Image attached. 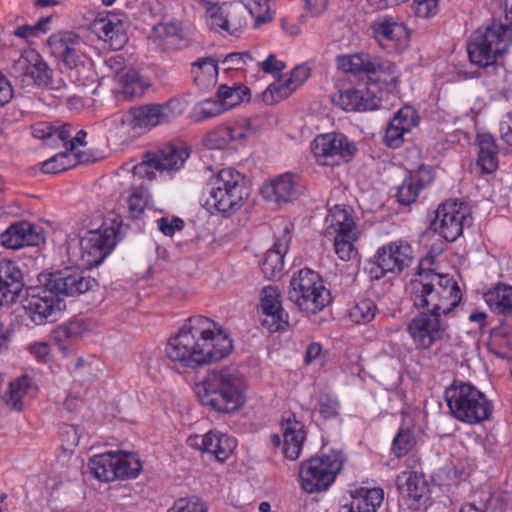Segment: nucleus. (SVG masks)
<instances>
[{"label":"nucleus","mask_w":512,"mask_h":512,"mask_svg":"<svg viewBox=\"0 0 512 512\" xmlns=\"http://www.w3.org/2000/svg\"><path fill=\"white\" fill-rule=\"evenodd\" d=\"M233 350L230 336L215 321L205 316L187 319L165 348L168 359L182 368L196 370L218 362Z\"/></svg>","instance_id":"f257e3e1"},{"label":"nucleus","mask_w":512,"mask_h":512,"mask_svg":"<svg viewBox=\"0 0 512 512\" xmlns=\"http://www.w3.org/2000/svg\"><path fill=\"white\" fill-rule=\"evenodd\" d=\"M38 285L26 289L24 309L36 324L55 321L65 308L61 296L77 297L94 290L98 281L75 267H65L38 275Z\"/></svg>","instance_id":"f03ea898"},{"label":"nucleus","mask_w":512,"mask_h":512,"mask_svg":"<svg viewBox=\"0 0 512 512\" xmlns=\"http://www.w3.org/2000/svg\"><path fill=\"white\" fill-rule=\"evenodd\" d=\"M409 297L414 308L446 317L459 305L462 294L453 277L427 270L410 281Z\"/></svg>","instance_id":"7ed1b4c3"},{"label":"nucleus","mask_w":512,"mask_h":512,"mask_svg":"<svg viewBox=\"0 0 512 512\" xmlns=\"http://www.w3.org/2000/svg\"><path fill=\"white\" fill-rule=\"evenodd\" d=\"M247 387L241 371L234 366H226L209 372L197 386V393L205 407L229 414L245 404Z\"/></svg>","instance_id":"20e7f679"},{"label":"nucleus","mask_w":512,"mask_h":512,"mask_svg":"<svg viewBox=\"0 0 512 512\" xmlns=\"http://www.w3.org/2000/svg\"><path fill=\"white\" fill-rule=\"evenodd\" d=\"M31 134L39 139L42 145L60 149L48 160H57L58 157L67 158L73 156L76 160H102L104 156L99 155L93 149L88 148L86 141L87 132L78 130L73 135L71 124H52L50 122H37L31 125Z\"/></svg>","instance_id":"39448f33"},{"label":"nucleus","mask_w":512,"mask_h":512,"mask_svg":"<svg viewBox=\"0 0 512 512\" xmlns=\"http://www.w3.org/2000/svg\"><path fill=\"white\" fill-rule=\"evenodd\" d=\"M51 55L68 71L71 78L79 85L93 81L92 59L82 50L85 46L82 38L71 31L52 34L47 40Z\"/></svg>","instance_id":"423d86ee"},{"label":"nucleus","mask_w":512,"mask_h":512,"mask_svg":"<svg viewBox=\"0 0 512 512\" xmlns=\"http://www.w3.org/2000/svg\"><path fill=\"white\" fill-rule=\"evenodd\" d=\"M444 397L451 415L463 423L479 424L489 419L493 411L491 401L469 382L453 381Z\"/></svg>","instance_id":"0eeeda50"},{"label":"nucleus","mask_w":512,"mask_h":512,"mask_svg":"<svg viewBox=\"0 0 512 512\" xmlns=\"http://www.w3.org/2000/svg\"><path fill=\"white\" fill-rule=\"evenodd\" d=\"M250 195L244 174L232 167L217 172L212 180L209 203L223 217L228 218L244 205Z\"/></svg>","instance_id":"6e6552de"},{"label":"nucleus","mask_w":512,"mask_h":512,"mask_svg":"<svg viewBox=\"0 0 512 512\" xmlns=\"http://www.w3.org/2000/svg\"><path fill=\"white\" fill-rule=\"evenodd\" d=\"M117 230L113 225L103 223L80 237L75 246L69 244L67 252L79 268L87 275V269L98 266L111 253L116 245Z\"/></svg>","instance_id":"1a4fd4ad"},{"label":"nucleus","mask_w":512,"mask_h":512,"mask_svg":"<svg viewBox=\"0 0 512 512\" xmlns=\"http://www.w3.org/2000/svg\"><path fill=\"white\" fill-rule=\"evenodd\" d=\"M338 68L359 77H367L370 81L382 85L389 92L396 90L399 75L396 65L380 56L369 53L341 55L337 58Z\"/></svg>","instance_id":"9d476101"},{"label":"nucleus","mask_w":512,"mask_h":512,"mask_svg":"<svg viewBox=\"0 0 512 512\" xmlns=\"http://www.w3.org/2000/svg\"><path fill=\"white\" fill-rule=\"evenodd\" d=\"M288 298L301 311L314 315L330 303V292L325 288L319 273L303 268L293 274Z\"/></svg>","instance_id":"9b49d317"},{"label":"nucleus","mask_w":512,"mask_h":512,"mask_svg":"<svg viewBox=\"0 0 512 512\" xmlns=\"http://www.w3.org/2000/svg\"><path fill=\"white\" fill-rule=\"evenodd\" d=\"M512 43V31L500 23L477 29L467 43L472 64L482 67L502 56Z\"/></svg>","instance_id":"f8f14e48"},{"label":"nucleus","mask_w":512,"mask_h":512,"mask_svg":"<svg viewBox=\"0 0 512 512\" xmlns=\"http://www.w3.org/2000/svg\"><path fill=\"white\" fill-rule=\"evenodd\" d=\"M343 462L342 453L336 451L303 462L300 468L301 487L307 493L327 490L341 471Z\"/></svg>","instance_id":"ddd939ff"},{"label":"nucleus","mask_w":512,"mask_h":512,"mask_svg":"<svg viewBox=\"0 0 512 512\" xmlns=\"http://www.w3.org/2000/svg\"><path fill=\"white\" fill-rule=\"evenodd\" d=\"M413 260V249L404 240H397L381 246L365 266L371 279H381L387 273H401Z\"/></svg>","instance_id":"4468645a"},{"label":"nucleus","mask_w":512,"mask_h":512,"mask_svg":"<svg viewBox=\"0 0 512 512\" xmlns=\"http://www.w3.org/2000/svg\"><path fill=\"white\" fill-rule=\"evenodd\" d=\"M326 223V234L334 235L335 253L343 261L350 260L356 254L353 242L357 239L352 216L345 208L336 205L330 210Z\"/></svg>","instance_id":"2eb2a0df"},{"label":"nucleus","mask_w":512,"mask_h":512,"mask_svg":"<svg viewBox=\"0 0 512 512\" xmlns=\"http://www.w3.org/2000/svg\"><path fill=\"white\" fill-rule=\"evenodd\" d=\"M178 99L172 98L162 104H146L131 108L126 121L132 129L151 130L152 128L170 122L181 114Z\"/></svg>","instance_id":"dca6fc26"},{"label":"nucleus","mask_w":512,"mask_h":512,"mask_svg":"<svg viewBox=\"0 0 512 512\" xmlns=\"http://www.w3.org/2000/svg\"><path fill=\"white\" fill-rule=\"evenodd\" d=\"M443 315L420 311L407 326V331L416 348L427 350L447 335L448 323Z\"/></svg>","instance_id":"f3484780"},{"label":"nucleus","mask_w":512,"mask_h":512,"mask_svg":"<svg viewBox=\"0 0 512 512\" xmlns=\"http://www.w3.org/2000/svg\"><path fill=\"white\" fill-rule=\"evenodd\" d=\"M11 74L24 85L48 86L52 82L53 70L34 49H27L14 61Z\"/></svg>","instance_id":"a211bd4d"},{"label":"nucleus","mask_w":512,"mask_h":512,"mask_svg":"<svg viewBox=\"0 0 512 512\" xmlns=\"http://www.w3.org/2000/svg\"><path fill=\"white\" fill-rule=\"evenodd\" d=\"M467 217V208L464 203L448 200L439 205L435 211L431 227L447 242H454L462 235Z\"/></svg>","instance_id":"6ab92c4d"},{"label":"nucleus","mask_w":512,"mask_h":512,"mask_svg":"<svg viewBox=\"0 0 512 512\" xmlns=\"http://www.w3.org/2000/svg\"><path fill=\"white\" fill-rule=\"evenodd\" d=\"M316 158H335L351 160L357 156V143L341 132H328L317 135L310 145Z\"/></svg>","instance_id":"aec40b11"},{"label":"nucleus","mask_w":512,"mask_h":512,"mask_svg":"<svg viewBox=\"0 0 512 512\" xmlns=\"http://www.w3.org/2000/svg\"><path fill=\"white\" fill-rule=\"evenodd\" d=\"M370 28L379 46L387 52H397L408 45L407 27L391 17L378 18Z\"/></svg>","instance_id":"412c9836"},{"label":"nucleus","mask_w":512,"mask_h":512,"mask_svg":"<svg viewBox=\"0 0 512 512\" xmlns=\"http://www.w3.org/2000/svg\"><path fill=\"white\" fill-rule=\"evenodd\" d=\"M280 298V291L275 286H266L261 290V324L269 332H277L288 326V314L284 311Z\"/></svg>","instance_id":"4be33fe9"},{"label":"nucleus","mask_w":512,"mask_h":512,"mask_svg":"<svg viewBox=\"0 0 512 512\" xmlns=\"http://www.w3.org/2000/svg\"><path fill=\"white\" fill-rule=\"evenodd\" d=\"M91 30L113 50H120L127 42L125 25L119 14L108 13L105 17L98 16L91 24Z\"/></svg>","instance_id":"5701e85b"},{"label":"nucleus","mask_w":512,"mask_h":512,"mask_svg":"<svg viewBox=\"0 0 512 512\" xmlns=\"http://www.w3.org/2000/svg\"><path fill=\"white\" fill-rule=\"evenodd\" d=\"M24 288L23 274L11 260H0V307L16 301Z\"/></svg>","instance_id":"b1692460"},{"label":"nucleus","mask_w":512,"mask_h":512,"mask_svg":"<svg viewBox=\"0 0 512 512\" xmlns=\"http://www.w3.org/2000/svg\"><path fill=\"white\" fill-rule=\"evenodd\" d=\"M310 76V69L305 65L295 67L289 77L277 81L268 86L264 92L263 99L268 104L279 102L289 97L299 86Z\"/></svg>","instance_id":"393cba45"},{"label":"nucleus","mask_w":512,"mask_h":512,"mask_svg":"<svg viewBox=\"0 0 512 512\" xmlns=\"http://www.w3.org/2000/svg\"><path fill=\"white\" fill-rule=\"evenodd\" d=\"M241 7H233L227 5L212 4L207 9L208 22L212 30L225 31L230 35H237L241 28L246 25V22H242L237 19V15L240 12Z\"/></svg>","instance_id":"a878e982"},{"label":"nucleus","mask_w":512,"mask_h":512,"mask_svg":"<svg viewBox=\"0 0 512 512\" xmlns=\"http://www.w3.org/2000/svg\"><path fill=\"white\" fill-rule=\"evenodd\" d=\"M1 244L9 249L38 245L43 237L35 232L34 226L27 221L11 224L0 236Z\"/></svg>","instance_id":"bb28decb"},{"label":"nucleus","mask_w":512,"mask_h":512,"mask_svg":"<svg viewBox=\"0 0 512 512\" xmlns=\"http://www.w3.org/2000/svg\"><path fill=\"white\" fill-rule=\"evenodd\" d=\"M284 448L283 453L289 460H296L301 453L306 438L304 425L296 420L294 414H289L282 420Z\"/></svg>","instance_id":"cd10ccee"},{"label":"nucleus","mask_w":512,"mask_h":512,"mask_svg":"<svg viewBox=\"0 0 512 512\" xmlns=\"http://www.w3.org/2000/svg\"><path fill=\"white\" fill-rule=\"evenodd\" d=\"M37 392L38 387L32 377L23 375L9 384V389L4 394L3 400L9 410L21 412L25 407V398L27 396L34 398Z\"/></svg>","instance_id":"c85d7f7f"},{"label":"nucleus","mask_w":512,"mask_h":512,"mask_svg":"<svg viewBox=\"0 0 512 512\" xmlns=\"http://www.w3.org/2000/svg\"><path fill=\"white\" fill-rule=\"evenodd\" d=\"M397 488L403 497L412 501L410 507L417 508L421 500L427 497L429 488L423 476L413 471H403L396 478Z\"/></svg>","instance_id":"c756f323"},{"label":"nucleus","mask_w":512,"mask_h":512,"mask_svg":"<svg viewBox=\"0 0 512 512\" xmlns=\"http://www.w3.org/2000/svg\"><path fill=\"white\" fill-rule=\"evenodd\" d=\"M380 100L368 89L349 88L341 91L337 104L345 111L374 110L379 107Z\"/></svg>","instance_id":"7c9ffc66"},{"label":"nucleus","mask_w":512,"mask_h":512,"mask_svg":"<svg viewBox=\"0 0 512 512\" xmlns=\"http://www.w3.org/2000/svg\"><path fill=\"white\" fill-rule=\"evenodd\" d=\"M294 174L285 173L277 176L269 183L263 185L261 194L269 201L275 203H287L295 193Z\"/></svg>","instance_id":"2f4dec72"},{"label":"nucleus","mask_w":512,"mask_h":512,"mask_svg":"<svg viewBox=\"0 0 512 512\" xmlns=\"http://www.w3.org/2000/svg\"><path fill=\"white\" fill-rule=\"evenodd\" d=\"M190 154V145L180 138H174L159 145L155 150L146 151L142 160H187Z\"/></svg>","instance_id":"473e14b6"},{"label":"nucleus","mask_w":512,"mask_h":512,"mask_svg":"<svg viewBox=\"0 0 512 512\" xmlns=\"http://www.w3.org/2000/svg\"><path fill=\"white\" fill-rule=\"evenodd\" d=\"M484 299L494 314L512 317L511 285L498 283L484 294Z\"/></svg>","instance_id":"72a5a7b5"},{"label":"nucleus","mask_w":512,"mask_h":512,"mask_svg":"<svg viewBox=\"0 0 512 512\" xmlns=\"http://www.w3.org/2000/svg\"><path fill=\"white\" fill-rule=\"evenodd\" d=\"M383 499L381 488L361 489L352 496L349 504L342 506L341 512H376Z\"/></svg>","instance_id":"f704fd0d"},{"label":"nucleus","mask_w":512,"mask_h":512,"mask_svg":"<svg viewBox=\"0 0 512 512\" xmlns=\"http://www.w3.org/2000/svg\"><path fill=\"white\" fill-rule=\"evenodd\" d=\"M489 347L501 358H505L508 352H512V317H505L499 325L491 329Z\"/></svg>","instance_id":"c9c22d12"},{"label":"nucleus","mask_w":512,"mask_h":512,"mask_svg":"<svg viewBox=\"0 0 512 512\" xmlns=\"http://www.w3.org/2000/svg\"><path fill=\"white\" fill-rule=\"evenodd\" d=\"M204 442V452L212 454L221 463L229 458L237 446L234 438L216 431L206 433Z\"/></svg>","instance_id":"e433bc0d"},{"label":"nucleus","mask_w":512,"mask_h":512,"mask_svg":"<svg viewBox=\"0 0 512 512\" xmlns=\"http://www.w3.org/2000/svg\"><path fill=\"white\" fill-rule=\"evenodd\" d=\"M287 241L277 240L266 253L261 263V270L267 279L278 278L284 269V256L287 252Z\"/></svg>","instance_id":"4c0bfd02"},{"label":"nucleus","mask_w":512,"mask_h":512,"mask_svg":"<svg viewBox=\"0 0 512 512\" xmlns=\"http://www.w3.org/2000/svg\"><path fill=\"white\" fill-rule=\"evenodd\" d=\"M88 467L93 476L102 482H111L117 479L114 466V452H105L90 458Z\"/></svg>","instance_id":"58836bf2"},{"label":"nucleus","mask_w":512,"mask_h":512,"mask_svg":"<svg viewBox=\"0 0 512 512\" xmlns=\"http://www.w3.org/2000/svg\"><path fill=\"white\" fill-rule=\"evenodd\" d=\"M153 30L170 48L181 49L188 43L186 33L177 23H160L155 25Z\"/></svg>","instance_id":"ea45409f"},{"label":"nucleus","mask_w":512,"mask_h":512,"mask_svg":"<svg viewBox=\"0 0 512 512\" xmlns=\"http://www.w3.org/2000/svg\"><path fill=\"white\" fill-rule=\"evenodd\" d=\"M114 466L117 479L136 478L142 470L140 460L135 454L122 451L114 452Z\"/></svg>","instance_id":"a19ab883"},{"label":"nucleus","mask_w":512,"mask_h":512,"mask_svg":"<svg viewBox=\"0 0 512 512\" xmlns=\"http://www.w3.org/2000/svg\"><path fill=\"white\" fill-rule=\"evenodd\" d=\"M216 96L219 99L224 110L227 111L239 104H241L246 98L250 97V90L248 87L243 85L228 86L222 84L218 87Z\"/></svg>","instance_id":"79ce46f5"},{"label":"nucleus","mask_w":512,"mask_h":512,"mask_svg":"<svg viewBox=\"0 0 512 512\" xmlns=\"http://www.w3.org/2000/svg\"><path fill=\"white\" fill-rule=\"evenodd\" d=\"M122 93L128 100L141 97L149 87L147 79L143 78L138 71L128 70L121 77Z\"/></svg>","instance_id":"37998d69"},{"label":"nucleus","mask_w":512,"mask_h":512,"mask_svg":"<svg viewBox=\"0 0 512 512\" xmlns=\"http://www.w3.org/2000/svg\"><path fill=\"white\" fill-rule=\"evenodd\" d=\"M185 162H138L132 172L139 178H146L150 181L156 178V171L178 170Z\"/></svg>","instance_id":"c03bdc74"},{"label":"nucleus","mask_w":512,"mask_h":512,"mask_svg":"<svg viewBox=\"0 0 512 512\" xmlns=\"http://www.w3.org/2000/svg\"><path fill=\"white\" fill-rule=\"evenodd\" d=\"M416 445V438L412 429L408 427L399 428L396 433L391 451L397 458L406 456Z\"/></svg>","instance_id":"a18cd8bd"},{"label":"nucleus","mask_w":512,"mask_h":512,"mask_svg":"<svg viewBox=\"0 0 512 512\" xmlns=\"http://www.w3.org/2000/svg\"><path fill=\"white\" fill-rule=\"evenodd\" d=\"M192 74L196 83L205 79L213 81L218 75V64L213 57H203L192 63Z\"/></svg>","instance_id":"49530a36"},{"label":"nucleus","mask_w":512,"mask_h":512,"mask_svg":"<svg viewBox=\"0 0 512 512\" xmlns=\"http://www.w3.org/2000/svg\"><path fill=\"white\" fill-rule=\"evenodd\" d=\"M478 148L477 160H497L501 150L497 140L489 133H479L475 142Z\"/></svg>","instance_id":"de8ad7c7"},{"label":"nucleus","mask_w":512,"mask_h":512,"mask_svg":"<svg viewBox=\"0 0 512 512\" xmlns=\"http://www.w3.org/2000/svg\"><path fill=\"white\" fill-rule=\"evenodd\" d=\"M225 112L219 99H205L197 103L193 109V119L195 122H203L217 117Z\"/></svg>","instance_id":"09e8293b"},{"label":"nucleus","mask_w":512,"mask_h":512,"mask_svg":"<svg viewBox=\"0 0 512 512\" xmlns=\"http://www.w3.org/2000/svg\"><path fill=\"white\" fill-rule=\"evenodd\" d=\"M377 307L371 299H362L357 302L349 312L350 319L357 324H367L376 315Z\"/></svg>","instance_id":"8fccbe9b"},{"label":"nucleus","mask_w":512,"mask_h":512,"mask_svg":"<svg viewBox=\"0 0 512 512\" xmlns=\"http://www.w3.org/2000/svg\"><path fill=\"white\" fill-rule=\"evenodd\" d=\"M245 7L255 18V25L259 26L273 19L274 12L270 7V0H250Z\"/></svg>","instance_id":"3c124183"},{"label":"nucleus","mask_w":512,"mask_h":512,"mask_svg":"<svg viewBox=\"0 0 512 512\" xmlns=\"http://www.w3.org/2000/svg\"><path fill=\"white\" fill-rule=\"evenodd\" d=\"M481 68L484 69V74L491 78L490 84L493 85L495 89H505L508 72L503 64L498 63V59L492 61L491 64L483 65Z\"/></svg>","instance_id":"603ef678"},{"label":"nucleus","mask_w":512,"mask_h":512,"mask_svg":"<svg viewBox=\"0 0 512 512\" xmlns=\"http://www.w3.org/2000/svg\"><path fill=\"white\" fill-rule=\"evenodd\" d=\"M407 176L421 189L431 184L436 177V169L433 165L421 163L417 169L408 171Z\"/></svg>","instance_id":"864d4df0"},{"label":"nucleus","mask_w":512,"mask_h":512,"mask_svg":"<svg viewBox=\"0 0 512 512\" xmlns=\"http://www.w3.org/2000/svg\"><path fill=\"white\" fill-rule=\"evenodd\" d=\"M420 188L415 184L414 181L405 177L402 184L398 187L396 198L397 202L403 206H409L413 204L419 196Z\"/></svg>","instance_id":"5fc2aeb1"},{"label":"nucleus","mask_w":512,"mask_h":512,"mask_svg":"<svg viewBox=\"0 0 512 512\" xmlns=\"http://www.w3.org/2000/svg\"><path fill=\"white\" fill-rule=\"evenodd\" d=\"M398 126L403 127V131L408 133L412 128L419 124V116L417 111L411 106H404L391 119Z\"/></svg>","instance_id":"6e6d98bb"},{"label":"nucleus","mask_w":512,"mask_h":512,"mask_svg":"<svg viewBox=\"0 0 512 512\" xmlns=\"http://www.w3.org/2000/svg\"><path fill=\"white\" fill-rule=\"evenodd\" d=\"M131 218L137 219L144 212L148 203V193L144 189H135L127 199Z\"/></svg>","instance_id":"4d7b16f0"},{"label":"nucleus","mask_w":512,"mask_h":512,"mask_svg":"<svg viewBox=\"0 0 512 512\" xmlns=\"http://www.w3.org/2000/svg\"><path fill=\"white\" fill-rule=\"evenodd\" d=\"M91 329V322L84 318L73 319L59 327V333L63 336H69L73 340L80 337Z\"/></svg>","instance_id":"13d9d810"},{"label":"nucleus","mask_w":512,"mask_h":512,"mask_svg":"<svg viewBox=\"0 0 512 512\" xmlns=\"http://www.w3.org/2000/svg\"><path fill=\"white\" fill-rule=\"evenodd\" d=\"M76 166L77 162L72 165H65L64 162H39L30 169V172L33 176H37L39 173L44 175H55L73 169Z\"/></svg>","instance_id":"bf43d9fd"},{"label":"nucleus","mask_w":512,"mask_h":512,"mask_svg":"<svg viewBox=\"0 0 512 512\" xmlns=\"http://www.w3.org/2000/svg\"><path fill=\"white\" fill-rule=\"evenodd\" d=\"M168 512H207V505L198 497L179 499Z\"/></svg>","instance_id":"052dcab7"},{"label":"nucleus","mask_w":512,"mask_h":512,"mask_svg":"<svg viewBox=\"0 0 512 512\" xmlns=\"http://www.w3.org/2000/svg\"><path fill=\"white\" fill-rule=\"evenodd\" d=\"M228 133V128L225 126L218 127L205 136L204 145L208 149H223L230 142Z\"/></svg>","instance_id":"680f3d73"},{"label":"nucleus","mask_w":512,"mask_h":512,"mask_svg":"<svg viewBox=\"0 0 512 512\" xmlns=\"http://www.w3.org/2000/svg\"><path fill=\"white\" fill-rule=\"evenodd\" d=\"M405 1L406 0H400V2ZM412 8L418 17L430 18L437 14L439 10V0H413Z\"/></svg>","instance_id":"e2e57ef3"},{"label":"nucleus","mask_w":512,"mask_h":512,"mask_svg":"<svg viewBox=\"0 0 512 512\" xmlns=\"http://www.w3.org/2000/svg\"><path fill=\"white\" fill-rule=\"evenodd\" d=\"M50 21V17L41 18L35 25H22L14 30L13 34L16 37L28 40L31 37L37 36L39 33L46 32V24Z\"/></svg>","instance_id":"0e129e2a"},{"label":"nucleus","mask_w":512,"mask_h":512,"mask_svg":"<svg viewBox=\"0 0 512 512\" xmlns=\"http://www.w3.org/2000/svg\"><path fill=\"white\" fill-rule=\"evenodd\" d=\"M319 413L324 419H333L339 413V402L330 395L320 397Z\"/></svg>","instance_id":"69168bd1"},{"label":"nucleus","mask_w":512,"mask_h":512,"mask_svg":"<svg viewBox=\"0 0 512 512\" xmlns=\"http://www.w3.org/2000/svg\"><path fill=\"white\" fill-rule=\"evenodd\" d=\"M404 134L403 127L396 125L390 120L385 132L384 141L388 147L398 148L403 143Z\"/></svg>","instance_id":"338daca9"},{"label":"nucleus","mask_w":512,"mask_h":512,"mask_svg":"<svg viewBox=\"0 0 512 512\" xmlns=\"http://www.w3.org/2000/svg\"><path fill=\"white\" fill-rule=\"evenodd\" d=\"M157 227L165 236H173L176 231L184 228V221L179 217H161L157 220Z\"/></svg>","instance_id":"774afa93"}]
</instances>
